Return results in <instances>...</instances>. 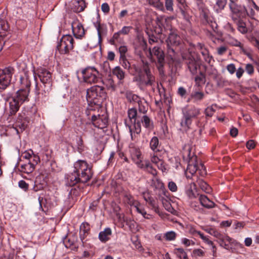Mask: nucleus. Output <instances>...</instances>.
<instances>
[{
  "mask_svg": "<svg viewBox=\"0 0 259 259\" xmlns=\"http://www.w3.org/2000/svg\"><path fill=\"white\" fill-rule=\"evenodd\" d=\"M204 76L202 72L200 73V76H197L195 78L196 84L199 86L201 83H204Z\"/></svg>",
  "mask_w": 259,
  "mask_h": 259,
  "instance_id": "bf43d9fd",
  "label": "nucleus"
},
{
  "mask_svg": "<svg viewBox=\"0 0 259 259\" xmlns=\"http://www.w3.org/2000/svg\"><path fill=\"white\" fill-rule=\"evenodd\" d=\"M20 82L21 85V89H29L31 82L27 74H25L20 78Z\"/></svg>",
  "mask_w": 259,
  "mask_h": 259,
  "instance_id": "72a5a7b5",
  "label": "nucleus"
},
{
  "mask_svg": "<svg viewBox=\"0 0 259 259\" xmlns=\"http://www.w3.org/2000/svg\"><path fill=\"white\" fill-rule=\"evenodd\" d=\"M72 9L76 13L80 12L85 8V3L83 0H73Z\"/></svg>",
  "mask_w": 259,
  "mask_h": 259,
  "instance_id": "cd10ccee",
  "label": "nucleus"
},
{
  "mask_svg": "<svg viewBox=\"0 0 259 259\" xmlns=\"http://www.w3.org/2000/svg\"><path fill=\"white\" fill-rule=\"evenodd\" d=\"M112 72L119 80L118 84H122L123 80L125 76V73L121 68L118 66H116L112 69Z\"/></svg>",
  "mask_w": 259,
  "mask_h": 259,
  "instance_id": "393cba45",
  "label": "nucleus"
},
{
  "mask_svg": "<svg viewBox=\"0 0 259 259\" xmlns=\"http://www.w3.org/2000/svg\"><path fill=\"white\" fill-rule=\"evenodd\" d=\"M141 121L143 126L148 130H151L153 128V123L150 118L147 115H144Z\"/></svg>",
  "mask_w": 259,
  "mask_h": 259,
  "instance_id": "c9c22d12",
  "label": "nucleus"
},
{
  "mask_svg": "<svg viewBox=\"0 0 259 259\" xmlns=\"http://www.w3.org/2000/svg\"><path fill=\"white\" fill-rule=\"evenodd\" d=\"M193 255L195 257L203 256L204 255V252L201 249H195L192 252Z\"/></svg>",
  "mask_w": 259,
  "mask_h": 259,
  "instance_id": "0e129e2a",
  "label": "nucleus"
},
{
  "mask_svg": "<svg viewBox=\"0 0 259 259\" xmlns=\"http://www.w3.org/2000/svg\"><path fill=\"white\" fill-rule=\"evenodd\" d=\"M91 168L85 161L78 160L74 164L72 172L67 175L65 179L66 185L73 186L78 183H85L92 177Z\"/></svg>",
  "mask_w": 259,
  "mask_h": 259,
  "instance_id": "f257e3e1",
  "label": "nucleus"
},
{
  "mask_svg": "<svg viewBox=\"0 0 259 259\" xmlns=\"http://www.w3.org/2000/svg\"><path fill=\"white\" fill-rule=\"evenodd\" d=\"M229 43L232 46L239 47L240 49V50L244 54L247 55V56H249L250 54L248 53L247 51L243 48L242 44L237 39L233 38H230Z\"/></svg>",
  "mask_w": 259,
  "mask_h": 259,
  "instance_id": "e433bc0d",
  "label": "nucleus"
},
{
  "mask_svg": "<svg viewBox=\"0 0 259 259\" xmlns=\"http://www.w3.org/2000/svg\"><path fill=\"white\" fill-rule=\"evenodd\" d=\"M37 75L42 83L41 92H39L38 84H35V94L39 95V98L45 100L47 99L52 90V73L44 68H40L37 70Z\"/></svg>",
  "mask_w": 259,
  "mask_h": 259,
  "instance_id": "20e7f679",
  "label": "nucleus"
},
{
  "mask_svg": "<svg viewBox=\"0 0 259 259\" xmlns=\"http://www.w3.org/2000/svg\"><path fill=\"white\" fill-rule=\"evenodd\" d=\"M106 98V94L104 87L100 85H94L87 91V100L89 107L85 111V114L89 115L88 111H93V105L99 108L102 103Z\"/></svg>",
  "mask_w": 259,
  "mask_h": 259,
  "instance_id": "7ed1b4c3",
  "label": "nucleus"
},
{
  "mask_svg": "<svg viewBox=\"0 0 259 259\" xmlns=\"http://www.w3.org/2000/svg\"><path fill=\"white\" fill-rule=\"evenodd\" d=\"M150 147L154 152L159 151V140L157 137H153L150 142Z\"/></svg>",
  "mask_w": 259,
  "mask_h": 259,
  "instance_id": "4c0bfd02",
  "label": "nucleus"
},
{
  "mask_svg": "<svg viewBox=\"0 0 259 259\" xmlns=\"http://www.w3.org/2000/svg\"><path fill=\"white\" fill-rule=\"evenodd\" d=\"M182 42V39L176 30H170L168 37L165 40L166 53L169 58L174 61L176 56V47Z\"/></svg>",
  "mask_w": 259,
  "mask_h": 259,
  "instance_id": "423d86ee",
  "label": "nucleus"
},
{
  "mask_svg": "<svg viewBox=\"0 0 259 259\" xmlns=\"http://www.w3.org/2000/svg\"><path fill=\"white\" fill-rule=\"evenodd\" d=\"M204 94L203 92L194 91L191 95V98L194 103L200 102L204 98Z\"/></svg>",
  "mask_w": 259,
  "mask_h": 259,
  "instance_id": "58836bf2",
  "label": "nucleus"
},
{
  "mask_svg": "<svg viewBox=\"0 0 259 259\" xmlns=\"http://www.w3.org/2000/svg\"><path fill=\"white\" fill-rule=\"evenodd\" d=\"M205 230L209 234L215 237L217 239V240L219 239V238L221 236V235L222 234L217 230L212 228L206 229Z\"/></svg>",
  "mask_w": 259,
  "mask_h": 259,
  "instance_id": "5fc2aeb1",
  "label": "nucleus"
},
{
  "mask_svg": "<svg viewBox=\"0 0 259 259\" xmlns=\"http://www.w3.org/2000/svg\"><path fill=\"white\" fill-rule=\"evenodd\" d=\"M148 4L156 10L164 12L165 9L163 3L160 0H148Z\"/></svg>",
  "mask_w": 259,
  "mask_h": 259,
  "instance_id": "473e14b6",
  "label": "nucleus"
},
{
  "mask_svg": "<svg viewBox=\"0 0 259 259\" xmlns=\"http://www.w3.org/2000/svg\"><path fill=\"white\" fill-rule=\"evenodd\" d=\"M182 117L180 120V130L187 133L191 128L193 120L200 114V109L195 106L186 107L182 110Z\"/></svg>",
  "mask_w": 259,
  "mask_h": 259,
  "instance_id": "39448f33",
  "label": "nucleus"
},
{
  "mask_svg": "<svg viewBox=\"0 0 259 259\" xmlns=\"http://www.w3.org/2000/svg\"><path fill=\"white\" fill-rule=\"evenodd\" d=\"M125 97L127 101L131 103H139L142 99L140 97L136 94H133L130 91H127L125 93Z\"/></svg>",
  "mask_w": 259,
  "mask_h": 259,
  "instance_id": "f704fd0d",
  "label": "nucleus"
},
{
  "mask_svg": "<svg viewBox=\"0 0 259 259\" xmlns=\"http://www.w3.org/2000/svg\"><path fill=\"white\" fill-rule=\"evenodd\" d=\"M139 168L151 174L153 176L157 175V170L152 165L150 162L148 160H145L142 163L140 164Z\"/></svg>",
  "mask_w": 259,
  "mask_h": 259,
  "instance_id": "6ab92c4d",
  "label": "nucleus"
},
{
  "mask_svg": "<svg viewBox=\"0 0 259 259\" xmlns=\"http://www.w3.org/2000/svg\"><path fill=\"white\" fill-rule=\"evenodd\" d=\"M76 241V237L75 236H70L69 238L66 237L64 240V244L66 247L68 248L74 245Z\"/></svg>",
  "mask_w": 259,
  "mask_h": 259,
  "instance_id": "09e8293b",
  "label": "nucleus"
},
{
  "mask_svg": "<svg viewBox=\"0 0 259 259\" xmlns=\"http://www.w3.org/2000/svg\"><path fill=\"white\" fill-rule=\"evenodd\" d=\"M227 2V0H216L213 6L214 11L217 13H221L225 8Z\"/></svg>",
  "mask_w": 259,
  "mask_h": 259,
  "instance_id": "7c9ffc66",
  "label": "nucleus"
},
{
  "mask_svg": "<svg viewBox=\"0 0 259 259\" xmlns=\"http://www.w3.org/2000/svg\"><path fill=\"white\" fill-rule=\"evenodd\" d=\"M101 68L105 73H107L111 71L110 64L107 61L101 64Z\"/></svg>",
  "mask_w": 259,
  "mask_h": 259,
  "instance_id": "4d7b16f0",
  "label": "nucleus"
},
{
  "mask_svg": "<svg viewBox=\"0 0 259 259\" xmlns=\"http://www.w3.org/2000/svg\"><path fill=\"white\" fill-rule=\"evenodd\" d=\"M14 73V69L11 66L0 70V92L5 90L10 85Z\"/></svg>",
  "mask_w": 259,
  "mask_h": 259,
  "instance_id": "9b49d317",
  "label": "nucleus"
},
{
  "mask_svg": "<svg viewBox=\"0 0 259 259\" xmlns=\"http://www.w3.org/2000/svg\"><path fill=\"white\" fill-rule=\"evenodd\" d=\"M166 17L164 15H159L157 16L155 22L156 26L158 27L156 31L158 34L162 33V29L164 27V23L166 22Z\"/></svg>",
  "mask_w": 259,
  "mask_h": 259,
  "instance_id": "c756f323",
  "label": "nucleus"
},
{
  "mask_svg": "<svg viewBox=\"0 0 259 259\" xmlns=\"http://www.w3.org/2000/svg\"><path fill=\"white\" fill-rule=\"evenodd\" d=\"M177 6L178 9L188 8L186 0H176Z\"/></svg>",
  "mask_w": 259,
  "mask_h": 259,
  "instance_id": "e2e57ef3",
  "label": "nucleus"
},
{
  "mask_svg": "<svg viewBox=\"0 0 259 259\" xmlns=\"http://www.w3.org/2000/svg\"><path fill=\"white\" fill-rule=\"evenodd\" d=\"M119 61L122 65V66L126 69L127 70H134V68H133V65H131L129 61L126 59V57H122L119 58Z\"/></svg>",
  "mask_w": 259,
  "mask_h": 259,
  "instance_id": "c03bdc74",
  "label": "nucleus"
},
{
  "mask_svg": "<svg viewBox=\"0 0 259 259\" xmlns=\"http://www.w3.org/2000/svg\"><path fill=\"white\" fill-rule=\"evenodd\" d=\"M135 208L137 211L141 214L144 218L147 219H150L151 218V215L149 214H147L146 211L144 209L139 207V205L136 206Z\"/></svg>",
  "mask_w": 259,
  "mask_h": 259,
  "instance_id": "6e6d98bb",
  "label": "nucleus"
},
{
  "mask_svg": "<svg viewBox=\"0 0 259 259\" xmlns=\"http://www.w3.org/2000/svg\"><path fill=\"white\" fill-rule=\"evenodd\" d=\"M9 110L11 115H15L19 110L20 107L22 104L20 103L14 97L9 98Z\"/></svg>",
  "mask_w": 259,
  "mask_h": 259,
  "instance_id": "aec40b11",
  "label": "nucleus"
},
{
  "mask_svg": "<svg viewBox=\"0 0 259 259\" xmlns=\"http://www.w3.org/2000/svg\"><path fill=\"white\" fill-rule=\"evenodd\" d=\"M137 111L135 108H131L128 110V117L131 122V124H127V121L125 123L128 126L131 133V138L133 140L136 135L139 134L141 131V124L139 122H136V116Z\"/></svg>",
  "mask_w": 259,
  "mask_h": 259,
  "instance_id": "1a4fd4ad",
  "label": "nucleus"
},
{
  "mask_svg": "<svg viewBox=\"0 0 259 259\" xmlns=\"http://www.w3.org/2000/svg\"><path fill=\"white\" fill-rule=\"evenodd\" d=\"M74 39L71 35H64L58 44L57 48L62 54H67L73 49Z\"/></svg>",
  "mask_w": 259,
  "mask_h": 259,
  "instance_id": "ddd939ff",
  "label": "nucleus"
},
{
  "mask_svg": "<svg viewBox=\"0 0 259 259\" xmlns=\"http://www.w3.org/2000/svg\"><path fill=\"white\" fill-rule=\"evenodd\" d=\"M150 159L151 161L155 164L158 167V168L161 171H165L166 170V168L164 165V161L160 159L157 155L154 154L150 155Z\"/></svg>",
  "mask_w": 259,
  "mask_h": 259,
  "instance_id": "a878e982",
  "label": "nucleus"
},
{
  "mask_svg": "<svg viewBox=\"0 0 259 259\" xmlns=\"http://www.w3.org/2000/svg\"><path fill=\"white\" fill-rule=\"evenodd\" d=\"M183 157L184 159L188 162L187 172L192 175H194L198 169V160L197 157L194 155V153L191 152L190 146L185 147L183 151Z\"/></svg>",
  "mask_w": 259,
  "mask_h": 259,
  "instance_id": "6e6552de",
  "label": "nucleus"
},
{
  "mask_svg": "<svg viewBox=\"0 0 259 259\" xmlns=\"http://www.w3.org/2000/svg\"><path fill=\"white\" fill-rule=\"evenodd\" d=\"M90 230V227L88 223H82L80 226L79 236L82 242L88 235Z\"/></svg>",
  "mask_w": 259,
  "mask_h": 259,
  "instance_id": "bb28decb",
  "label": "nucleus"
},
{
  "mask_svg": "<svg viewBox=\"0 0 259 259\" xmlns=\"http://www.w3.org/2000/svg\"><path fill=\"white\" fill-rule=\"evenodd\" d=\"M112 231L111 228L107 227L101 231L98 236L99 239L102 243H106L111 239Z\"/></svg>",
  "mask_w": 259,
  "mask_h": 259,
  "instance_id": "412c9836",
  "label": "nucleus"
},
{
  "mask_svg": "<svg viewBox=\"0 0 259 259\" xmlns=\"http://www.w3.org/2000/svg\"><path fill=\"white\" fill-rule=\"evenodd\" d=\"M30 89H20L13 97L17 100L20 104H23L25 102L29 101L28 96Z\"/></svg>",
  "mask_w": 259,
  "mask_h": 259,
  "instance_id": "f3484780",
  "label": "nucleus"
},
{
  "mask_svg": "<svg viewBox=\"0 0 259 259\" xmlns=\"http://www.w3.org/2000/svg\"><path fill=\"white\" fill-rule=\"evenodd\" d=\"M197 183L200 188L204 192L208 193L211 191V188L203 180H199Z\"/></svg>",
  "mask_w": 259,
  "mask_h": 259,
  "instance_id": "49530a36",
  "label": "nucleus"
},
{
  "mask_svg": "<svg viewBox=\"0 0 259 259\" xmlns=\"http://www.w3.org/2000/svg\"><path fill=\"white\" fill-rule=\"evenodd\" d=\"M234 21L237 23L238 30L241 33L244 34L247 32V28L246 27V24L244 22L242 21V20Z\"/></svg>",
  "mask_w": 259,
  "mask_h": 259,
  "instance_id": "3c124183",
  "label": "nucleus"
},
{
  "mask_svg": "<svg viewBox=\"0 0 259 259\" xmlns=\"http://www.w3.org/2000/svg\"><path fill=\"white\" fill-rule=\"evenodd\" d=\"M18 186L25 191H27L28 189V184L23 180H21L18 182Z\"/></svg>",
  "mask_w": 259,
  "mask_h": 259,
  "instance_id": "69168bd1",
  "label": "nucleus"
},
{
  "mask_svg": "<svg viewBox=\"0 0 259 259\" xmlns=\"http://www.w3.org/2000/svg\"><path fill=\"white\" fill-rule=\"evenodd\" d=\"M40 162L39 156H34L32 161H25L19 168V170L26 174H31L35 169L36 165Z\"/></svg>",
  "mask_w": 259,
  "mask_h": 259,
  "instance_id": "2eb2a0df",
  "label": "nucleus"
},
{
  "mask_svg": "<svg viewBox=\"0 0 259 259\" xmlns=\"http://www.w3.org/2000/svg\"><path fill=\"white\" fill-rule=\"evenodd\" d=\"M149 56L152 58L155 57L157 60V68L159 71L162 69L165 63V55L162 49L158 46L149 49Z\"/></svg>",
  "mask_w": 259,
  "mask_h": 259,
  "instance_id": "4468645a",
  "label": "nucleus"
},
{
  "mask_svg": "<svg viewBox=\"0 0 259 259\" xmlns=\"http://www.w3.org/2000/svg\"><path fill=\"white\" fill-rule=\"evenodd\" d=\"M186 193L187 195V196L190 198V199H192V198H196L197 196H199V194H195L192 189L191 188H189L188 189H187L186 191Z\"/></svg>",
  "mask_w": 259,
  "mask_h": 259,
  "instance_id": "338daca9",
  "label": "nucleus"
},
{
  "mask_svg": "<svg viewBox=\"0 0 259 259\" xmlns=\"http://www.w3.org/2000/svg\"><path fill=\"white\" fill-rule=\"evenodd\" d=\"M215 109L213 108V106H209L207 107L205 110V113L207 116L211 117L214 113L215 112Z\"/></svg>",
  "mask_w": 259,
  "mask_h": 259,
  "instance_id": "052dcab7",
  "label": "nucleus"
},
{
  "mask_svg": "<svg viewBox=\"0 0 259 259\" xmlns=\"http://www.w3.org/2000/svg\"><path fill=\"white\" fill-rule=\"evenodd\" d=\"M93 111H88L89 115L92 116V122L93 124L95 126L99 128H103L107 125L108 118L107 116L105 115H96L94 114H92Z\"/></svg>",
  "mask_w": 259,
  "mask_h": 259,
  "instance_id": "dca6fc26",
  "label": "nucleus"
},
{
  "mask_svg": "<svg viewBox=\"0 0 259 259\" xmlns=\"http://www.w3.org/2000/svg\"><path fill=\"white\" fill-rule=\"evenodd\" d=\"M77 144L78 151L79 153H81L84 151V145L82 139L81 137L78 138Z\"/></svg>",
  "mask_w": 259,
  "mask_h": 259,
  "instance_id": "680f3d73",
  "label": "nucleus"
},
{
  "mask_svg": "<svg viewBox=\"0 0 259 259\" xmlns=\"http://www.w3.org/2000/svg\"><path fill=\"white\" fill-rule=\"evenodd\" d=\"M124 200L130 205L133 206L135 208L136 206L139 205V203L136 201L131 194H125L124 197Z\"/></svg>",
  "mask_w": 259,
  "mask_h": 259,
  "instance_id": "ea45409f",
  "label": "nucleus"
},
{
  "mask_svg": "<svg viewBox=\"0 0 259 259\" xmlns=\"http://www.w3.org/2000/svg\"><path fill=\"white\" fill-rule=\"evenodd\" d=\"M72 31L75 37L80 38L84 35V29L80 23H75L72 26Z\"/></svg>",
  "mask_w": 259,
  "mask_h": 259,
  "instance_id": "4be33fe9",
  "label": "nucleus"
},
{
  "mask_svg": "<svg viewBox=\"0 0 259 259\" xmlns=\"http://www.w3.org/2000/svg\"><path fill=\"white\" fill-rule=\"evenodd\" d=\"M133 68L135 74H137L135 80L141 90H143L147 87H153L154 85L155 77L151 72L147 62L143 63L141 67L133 64Z\"/></svg>",
  "mask_w": 259,
  "mask_h": 259,
  "instance_id": "f03ea898",
  "label": "nucleus"
},
{
  "mask_svg": "<svg viewBox=\"0 0 259 259\" xmlns=\"http://www.w3.org/2000/svg\"><path fill=\"white\" fill-rule=\"evenodd\" d=\"M202 56L203 57V59L204 61L210 64L211 63V61L212 59V57L210 55L209 53V51L207 49H206L205 50H203V51L200 52Z\"/></svg>",
  "mask_w": 259,
  "mask_h": 259,
  "instance_id": "603ef678",
  "label": "nucleus"
},
{
  "mask_svg": "<svg viewBox=\"0 0 259 259\" xmlns=\"http://www.w3.org/2000/svg\"><path fill=\"white\" fill-rule=\"evenodd\" d=\"M104 84L106 85L107 89L110 90L111 92H115L116 90V86L115 84L114 81L111 77H109L105 80Z\"/></svg>",
  "mask_w": 259,
  "mask_h": 259,
  "instance_id": "79ce46f5",
  "label": "nucleus"
},
{
  "mask_svg": "<svg viewBox=\"0 0 259 259\" xmlns=\"http://www.w3.org/2000/svg\"><path fill=\"white\" fill-rule=\"evenodd\" d=\"M174 0H164V9L165 11H167L169 12H173L174 11Z\"/></svg>",
  "mask_w": 259,
  "mask_h": 259,
  "instance_id": "8fccbe9b",
  "label": "nucleus"
},
{
  "mask_svg": "<svg viewBox=\"0 0 259 259\" xmlns=\"http://www.w3.org/2000/svg\"><path fill=\"white\" fill-rule=\"evenodd\" d=\"M83 79L89 83H97L100 79L99 72L94 67L89 66L81 71Z\"/></svg>",
  "mask_w": 259,
  "mask_h": 259,
  "instance_id": "f8f14e48",
  "label": "nucleus"
},
{
  "mask_svg": "<svg viewBox=\"0 0 259 259\" xmlns=\"http://www.w3.org/2000/svg\"><path fill=\"white\" fill-rule=\"evenodd\" d=\"M229 7L231 17L233 21H238L245 18L247 15L246 7L238 3V0H229Z\"/></svg>",
  "mask_w": 259,
  "mask_h": 259,
  "instance_id": "0eeeda50",
  "label": "nucleus"
},
{
  "mask_svg": "<svg viewBox=\"0 0 259 259\" xmlns=\"http://www.w3.org/2000/svg\"><path fill=\"white\" fill-rule=\"evenodd\" d=\"M24 255L22 256L25 259H34L35 257V250L32 247L27 248L24 252Z\"/></svg>",
  "mask_w": 259,
  "mask_h": 259,
  "instance_id": "a19ab883",
  "label": "nucleus"
},
{
  "mask_svg": "<svg viewBox=\"0 0 259 259\" xmlns=\"http://www.w3.org/2000/svg\"><path fill=\"white\" fill-rule=\"evenodd\" d=\"M94 25L96 27L98 36L99 43H101L102 41V35L106 34L107 31V28L105 24H101L98 20L94 22Z\"/></svg>",
  "mask_w": 259,
  "mask_h": 259,
  "instance_id": "a211bd4d",
  "label": "nucleus"
},
{
  "mask_svg": "<svg viewBox=\"0 0 259 259\" xmlns=\"http://www.w3.org/2000/svg\"><path fill=\"white\" fill-rule=\"evenodd\" d=\"M182 58L190 73L193 75L197 74L201 65L200 59L195 57L191 53L183 54Z\"/></svg>",
  "mask_w": 259,
  "mask_h": 259,
  "instance_id": "9d476101",
  "label": "nucleus"
},
{
  "mask_svg": "<svg viewBox=\"0 0 259 259\" xmlns=\"http://www.w3.org/2000/svg\"><path fill=\"white\" fill-rule=\"evenodd\" d=\"M174 252L180 259H188L186 252L182 248L175 249Z\"/></svg>",
  "mask_w": 259,
  "mask_h": 259,
  "instance_id": "de8ad7c7",
  "label": "nucleus"
},
{
  "mask_svg": "<svg viewBox=\"0 0 259 259\" xmlns=\"http://www.w3.org/2000/svg\"><path fill=\"white\" fill-rule=\"evenodd\" d=\"M177 236V233L173 231H167L163 235V238L167 241H172L176 240Z\"/></svg>",
  "mask_w": 259,
  "mask_h": 259,
  "instance_id": "37998d69",
  "label": "nucleus"
},
{
  "mask_svg": "<svg viewBox=\"0 0 259 259\" xmlns=\"http://www.w3.org/2000/svg\"><path fill=\"white\" fill-rule=\"evenodd\" d=\"M187 8H180L179 9L183 16V19L186 21H187L188 22H190L191 17L187 12Z\"/></svg>",
  "mask_w": 259,
  "mask_h": 259,
  "instance_id": "864d4df0",
  "label": "nucleus"
},
{
  "mask_svg": "<svg viewBox=\"0 0 259 259\" xmlns=\"http://www.w3.org/2000/svg\"><path fill=\"white\" fill-rule=\"evenodd\" d=\"M199 200L201 204L205 208H211L214 207V203L205 195H200L199 196Z\"/></svg>",
  "mask_w": 259,
  "mask_h": 259,
  "instance_id": "c85d7f7f",
  "label": "nucleus"
},
{
  "mask_svg": "<svg viewBox=\"0 0 259 259\" xmlns=\"http://www.w3.org/2000/svg\"><path fill=\"white\" fill-rule=\"evenodd\" d=\"M131 157L135 163L139 167V165L142 163V154L139 149L133 148L131 150Z\"/></svg>",
  "mask_w": 259,
  "mask_h": 259,
  "instance_id": "5701e85b",
  "label": "nucleus"
},
{
  "mask_svg": "<svg viewBox=\"0 0 259 259\" xmlns=\"http://www.w3.org/2000/svg\"><path fill=\"white\" fill-rule=\"evenodd\" d=\"M34 156L38 155L34 154L31 149L26 150L21 154L22 159H21V161H23L24 160L25 161H32Z\"/></svg>",
  "mask_w": 259,
  "mask_h": 259,
  "instance_id": "2f4dec72",
  "label": "nucleus"
},
{
  "mask_svg": "<svg viewBox=\"0 0 259 259\" xmlns=\"http://www.w3.org/2000/svg\"><path fill=\"white\" fill-rule=\"evenodd\" d=\"M197 171H199V174L201 176H203L206 175V169L204 167V165L200 161L199 162L198 161V169Z\"/></svg>",
  "mask_w": 259,
  "mask_h": 259,
  "instance_id": "13d9d810",
  "label": "nucleus"
},
{
  "mask_svg": "<svg viewBox=\"0 0 259 259\" xmlns=\"http://www.w3.org/2000/svg\"><path fill=\"white\" fill-rule=\"evenodd\" d=\"M217 241L220 246L226 249H229L230 244L232 243L233 239L227 235L221 234Z\"/></svg>",
  "mask_w": 259,
  "mask_h": 259,
  "instance_id": "b1692460",
  "label": "nucleus"
},
{
  "mask_svg": "<svg viewBox=\"0 0 259 259\" xmlns=\"http://www.w3.org/2000/svg\"><path fill=\"white\" fill-rule=\"evenodd\" d=\"M132 29V26H123L119 31L120 34L125 35L128 34Z\"/></svg>",
  "mask_w": 259,
  "mask_h": 259,
  "instance_id": "774afa93",
  "label": "nucleus"
},
{
  "mask_svg": "<svg viewBox=\"0 0 259 259\" xmlns=\"http://www.w3.org/2000/svg\"><path fill=\"white\" fill-rule=\"evenodd\" d=\"M138 104L139 106V111L142 113H145L148 108L146 101L144 99H142Z\"/></svg>",
  "mask_w": 259,
  "mask_h": 259,
  "instance_id": "a18cd8bd",
  "label": "nucleus"
}]
</instances>
